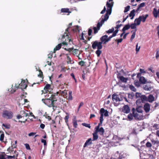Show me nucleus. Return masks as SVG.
Returning <instances> with one entry per match:
<instances>
[{
	"label": "nucleus",
	"instance_id": "nucleus-27",
	"mask_svg": "<svg viewBox=\"0 0 159 159\" xmlns=\"http://www.w3.org/2000/svg\"><path fill=\"white\" fill-rule=\"evenodd\" d=\"M72 30L73 32H79L80 30H79V26L78 25H75V26L73 29H72Z\"/></svg>",
	"mask_w": 159,
	"mask_h": 159
},
{
	"label": "nucleus",
	"instance_id": "nucleus-3",
	"mask_svg": "<svg viewBox=\"0 0 159 159\" xmlns=\"http://www.w3.org/2000/svg\"><path fill=\"white\" fill-rule=\"evenodd\" d=\"M13 112L10 110H4L2 113V116L5 119H11L13 118Z\"/></svg>",
	"mask_w": 159,
	"mask_h": 159
},
{
	"label": "nucleus",
	"instance_id": "nucleus-18",
	"mask_svg": "<svg viewBox=\"0 0 159 159\" xmlns=\"http://www.w3.org/2000/svg\"><path fill=\"white\" fill-rule=\"evenodd\" d=\"M112 9H108L106 11V13L104 15V17H106L107 19H108L109 17V15L111 13Z\"/></svg>",
	"mask_w": 159,
	"mask_h": 159
},
{
	"label": "nucleus",
	"instance_id": "nucleus-26",
	"mask_svg": "<svg viewBox=\"0 0 159 159\" xmlns=\"http://www.w3.org/2000/svg\"><path fill=\"white\" fill-rule=\"evenodd\" d=\"M61 11L63 13H69L68 14L71 13V12L69 10V9L68 8H62L61 10Z\"/></svg>",
	"mask_w": 159,
	"mask_h": 159
},
{
	"label": "nucleus",
	"instance_id": "nucleus-5",
	"mask_svg": "<svg viewBox=\"0 0 159 159\" xmlns=\"http://www.w3.org/2000/svg\"><path fill=\"white\" fill-rule=\"evenodd\" d=\"M49 96V95H46L45 97H47V98L45 99L43 98L42 99V101L45 104L49 107H54V103L49 97L48 98Z\"/></svg>",
	"mask_w": 159,
	"mask_h": 159
},
{
	"label": "nucleus",
	"instance_id": "nucleus-40",
	"mask_svg": "<svg viewBox=\"0 0 159 159\" xmlns=\"http://www.w3.org/2000/svg\"><path fill=\"white\" fill-rule=\"evenodd\" d=\"M114 30V28L113 27L111 28V29H110L109 30L106 31V32L108 34H110L113 33Z\"/></svg>",
	"mask_w": 159,
	"mask_h": 159
},
{
	"label": "nucleus",
	"instance_id": "nucleus-41",
	"mask_svg": "<svg viewBox=\"0 0 159 159\" xmlns=\"http://www.w3.org/2000/svg\"><path fill=\"white\" fill-rule=\"evenodd\" d=\"M39 74L38 75V76L43 79V72L40 69H39Z\"/></svg>",
	"mask_w": 159,
	"mask_h": 159
},
{
	"label": "nucleus",
	"instance_id": "nucleus-34",
	"mask_svg": "<svg viewBox=\"0 0 159 159\" xmlns=\"http://www.w3.org/2000/svg\"><path fill=\"white\" fill-rule=\"evenodd\" d=\"M101 49H97V50L95 52V53L97 54L98 57H99L102 52V51L100 50Z\"/></svg>",
	"mask_w": 159,
	"mask_h": 159
},
{
	"label": "nucleus",
	"instance_id": "nucleus-10",
	"mask_svg": "<svg viewBox=\"0 0 159 159\" xmlns=\"http://www.w3.org/2000/svg\"><path fill=\"white\" fill-rule=\"evenodd\" d=\"M50 87V84H47L44 88V89L45 91V92H44V93H47V92H51L52 89H51ZM42 91L43 93H44V91L43 90H42Z\"/></svg>",
	"mask_w": 159,
	"mask_h": 159
},
{
	"label": "nucleus",
	"instance_id": "nucleus-2",
	"mask_svg": "<svg viewBox=\"0 0 159 159\" xmlns=\"http://www.w3.org/2000/svg\"><path fill=\"white\" fill-rule=\"evenodd\" d=\"M61 41H62V45H67V43H69L70 44H73V42L72 40L69 38V36L68 34L66 33H65L63 35L61 39Z\"/></svg>",
	"mask_w": 159,
	"mask_h": 159
},
{
	"label": "nucleus",
	"instance_id": "nucleus-49",
	"mask_svg": "<svg viewBox=\"0 0 159 159\" xmlns=\"http://www.w3.org/2000/svg\"><path fill=\"white\" fill-rule=\"evenodd\" d=\"M129 88L131 89V90L134 92H135L136 91V89L133 85H130L129 86Z\"/></svg>",
	"mask_w": 159,
	"mask_h": 159
},
{
	"label": "nucleus",
	"instance_id": "nucleus-22",
	"mask_svg": "<svg viewBox=\"0 0 159 159\" xmlns=\"http://www.w3.org/2000/svg\"><path fill=\"white\" fill-rule=\"evenodd\" d=\"M139 81L141 84H144L146 83V80L144 77L141 76L140 77Z\"/></svg>",
	"mask_w": 159,
	"mask_h": 159
},
{
	"label": "nucleus",
	"instance_id": "nucleus-23",
	"mask_svg": "<svg viewBox=\"0 0 159 159\" xmlns=\"http://www.w3.org/2000/svg\"><path fill=\"white\" fill-rule=\"evenodd\" d=\"M97 131H95V132L93 133V140L94 141L95 140H97L98 138V135L97 133H98L97 132Z\"/></svg>",
	"mask_w": 159,
	"mask_h": 159
},
{
	"label": "nucleus",
	"instance_id": "nucleus-17",
	"mask_svg": "<svg viewBox=\"0 0 159 159\" xmlns=\"http://www.w3.org/2000/svg\"><path fill=\"white\" fill-rule=\"evenodd\" d=\"M152 13L154 16L155 18L157 17L158 16H158L159 18V9H158L157 11L156 8H154L153 9Z\"/></svg>",
	"mask_w": 159,
	"mask_h": 159
},
{
	"label": "nucleus",
	"instance_id": "nucleus-37",
	"mask_svg": "<svg viewBox=\"0 0 159 159\" xmlns=\"http://www.w3.org/2000/svg\"><path fill=\"white\" fill-rule=\"evenodd\" d=\"M72 92L71 91H70L69 92V95L68 99L69 100H72Z\"/></svg>",
	"mask_w": 159,
	"mask_h": 159
},
{
	"label": "nucleus",
	"instance_id": "nucleus-15",
	"mask_svg": "<svg viewBox=\"0 0 159 159\" xmlns=\"http://www.w3.org/2000/svg\"><path fill=\"white\" fill-rule=\"evenodd\" d=\"M112 99L113 101L116 102H120L121 101L120 98H119V95L115 94L112 95Z\"/></svg>",
	"mask_w": 159,
	"mask_h": 159
},
{
	"label": "nucleus",
	"instance_id": "nucleus-62",
	"mask_svg": "<svg viewBox=\"0 0 159 159\" xmlns=\"http://www.w3.org/2000/svg\"><path fill=\"white\" fill-rule=\"evenodd\" d=\"M122 40H123V39H122L121 38V39H116L115 40V41L117 42V43H121V42H122Z\"/></svg>",
	"mask_w": 159,
	"mask_h": 159
},
{
	"label": "nucleus",
	"instance_id": "nucleus-51",
	"mask_svg": "<svg viewBox=\"0 0 159 159\" xmlns=\"http://www.w3.org/2000/svg\"><path fill=\"white\" fill-rule=\"evenodd\" d=\"M108 19H107L106 17H104V18L102 19L100 22V23L102 25L104 23L105 21L107 20Z\"/></svg>",
	"mask_w": 159,
	"mask_h": 159
},
{
	"label": "nucleus",
	"instance_id": "nucleus-28",
	"mask_svg": "<svg viewBox=\"0 0 159 159\" xmlns=\"http://www.w3.org/2000/svg\"><path fill=\"white\" fill-rule=\"evenodd\" d=\"M141 17L139 16L138 18L135 20L134 22H136L135 23L137 25H139L140 24L141 20Z\"/></svg>",
	"mask_w": 159,
	"mask_h": 159
},
{
	"label": "nucleus",
	"instance_id": "nucleus-50",
	"mask_svg": "<svg viewBox=\"0 0 159 159\" xmlns=\"http://www.w3.org/2000/svg\"><path fill=\"white\" fill-rule=\"evenodd\" d=\"M73 124L74 127L75 128H77V123L76 120H74V121H73Z\"/></svg>",
	"mask_w": 159,
	"mask_h": 159
},
{
	"label": "nucleus",
	"instance_id": "nucleus-13",
	"mask_svg": "<svg viewBox=\"0 0 159 159\" xmlns=\"http://www.w3.org/2000/svg\"><path fill=\"white\" fill-rule=\"evenodd\" d=\"M19 86L20 88L21 89H26L27 87V85L25 83L24 80H22L21 83L19 84Z\"/></svg>",
	"mask_w": 159,
	"mask_h": 159
},
{
	"label": "nucleus",
	"instance_id": "nucleus-33",
	"mask_svg": "<svg viewBox=\"0 0 159 159\" xmlns=\"http://www.w3.org/2000/svg\"><path fill=\"white\" fill-rule=\"evenodd\" d=\"M151 142L153 144V145L156 144L157 146H159V141L155 140L153 139L151 140Z\"/></svg>",
	"mask_w": 159,
	"mask_h": 159
},
{
	"label": "nucleus",
	"instance_id": "nucleus-58",
	"mask_svg": "<svg viewBox=\"0 0 159 159\" xmlns=\"http://www.w3.org/2000/svg\"><path fill=\"white\" fill-rule=\"evenodd\" d=\"M92 32V30L91 29L89 28L88 30V34L89 36H90L91 35Z\"/></svg>",
	"mask_w": 159,
	"mask_h": 159
},
{
	"label": "nucleus",
	"instance_id": "nucleus-61",
	"mask_svg": "<svg viewBox=\"0 0 159 159\" xmlns=\"http://www.w3.org/2000/svg\"><path fill=\"white\" fill-rule=\"evenodd\" d=\"M141 99L142 101L143 100H146L147 98V97L145 96H142V97H141Z\"/></svg>",
	"mask_w": 159,
	"mask_h": 159
},
{
	"label": "nucleus",
	"instance_id": "nucleus-48",
	"mask_svg": "<svg viewBox=\"0 0 159 159\" xmlns=\"http://www.w3.org/2000/svg\"><path fill=\"white\" fill-rule=\"evenodd\" d=\"M153 127L155 129H157L159 128V124H155L153 126Z\"/></svg>",
	"mask_w": 159,
	"mask_h": 159
},
{
	"label": "nucleus",
	"instance_id": "nucleus-19",
	"mask_svg": "<svg viewBox=\"0 0 159 159\" xmlns=\"http://www.w3.org/2000/svg\"><path fill=\"white\" fill-rule=\"evenodd\" d=\"M23 112L24 114V115L23 116H32L33 117V118L34 119H36L35 116L33 114V113L31 112H30L29 114L26 113L25 111H23Z\"/></svg>",
	"mask_w": 159,
	"mask_h": 159
},
{
	"label": "nucleus",
	"instance_id": "nucleus-57",
	"mask_svg": "<svg viewBox=\"0 0 159 159\" xmlns=\"http://www.w3.org/2000/svg\"><path fill=\"white\" fill-rule=\"evenodd\" d=\"M141 94L138 93H136L135 94V96L136 98L140 97L141 96Z\"/></svg>",
	"mask_w": 159,
	"mask_h": 159
},
{
	"label": "nucleus",
	"instance_id": "nucleus-46",
	"mask_svg": "<svg viewBox=\"0 0 159 159\" xmlns=\"http://www.w3.org/2000/svg\"><path fill=\"white\" fill-rule=\"evenodd\" d=\"M130 8V7L129 6H127L126 7H125V8L124 12L125 13L128 11L129 10Z\"/></svg>",
	"mask_w": 159,
	"mask_h": 159
},
{
	"label": "nucleus",
	"instance_id": "nucleus-16",
	"mask_svg": "<svg viewBox=\"0 0 159 159\" xmlns=\"http://www.w3.org/2000/svg\"><path fill=\"white\" fill-rule=\"evenodd\" d=\"M144 109L146 113H148L150 110V105L148 103H146L144 105Z\"/></svg>",
	"mask_w": 159,
	"mask_h": 159
},
{
	"label": "nucleus",
	"instance_id": "nucleus-21",
	"mask_svg": "<svg viewBox=\"0 0 159 159\" xmlns=\"http://www.w3.org/2000/svg\"><path fill=\"white\" fill-rule=\"evenodd\" d=\"M135 11L134 9L129 14V16L131 17L130 19L132 20L133 19L135 15Z\"/></svg>",
	"mask_w": 159,
	"mask_h": 159
},
{
	"label": "nucleus",
	"instance_id": "nucleus-25",
	"mask_svg": "<svg viewBox=\"0 0 159 159\" xmlns=\"http://www.w3.org/2000/svg\"><path fill=\"white\" fill-rule=\"evenodd\" d=\"M113 4L114 2H111V3H109L108 2H107L106 3L107 7L109 9H112Z\"/></svg>",
	"mask_w": 159,
	"mask_h": 159
},
{
	"label": "nucleus",
	"instance_id": "nucleus-11",
	"mask_svg": "<svg viewBox=\"0 0 159 159\" xmlns=\"http://www.w3.org/2000/svg\"><path fill=\"white\" fill-rule=\"evenodd\" d=\"M58 93L57 92L56 93H54V94H51L50 93H49L48 95H49L50 94V95L49 98L54 102L57 101V97H56V96H58Z\"/></svg>",
	"mask_w": 159,
	"mask_h": 159
},
{
	"label": "nucleus",
	"instance_id": "nucleus-14",
	"mask_svg": "<svg viewBox=\"0 0 159 159\" xmlns=\"http://www.w3.org/2000/svg\"><path fill=\"white\" fill-rule=\"evenodd\" d=\"M107 35H105L102 36L100 39L101 42L103 44H106L107 42H108L107 40Z\"/></svg>",
	"mask_w": 159,
	"mask_h": 159
},
{
	"label": "nucleus",
	"instance_id": "nucleus-20",
	"mask_svg": "<svg viewBox=\"0 0 159 159\" xmlns=\"http://www.w3.org/2000/svg\"><path fill=\"white\" fill-rule=\"evenodd\" d=\"M91 140L92 139L91 138L87 140L84 145V147H85L87 145H89L92 144V142H91Z\"/></svg>",
	"mask_w": 159,
	"mask_h": 159
},
{
	"label": "nucleus",
	"instance_id": "nucleus-4",
	"mask_svg": "<svg viewBox=\"0 0 159 159\" xmlns=\"http://www.w3.org/2000/svg\"><path fill=\"white\" fill-rule=\"evenodd\" d=\"M141 124H138V127H135L132 129L131 134H133L137 135L139 132L142 130L143 129H144V123L143 122H140Z\"/></svg>",
	"mask_w": 159,
	"mask_h": 159
},
{
	"label": "nucleus",
	"instance_id": "nucleus-7",
	"mask_svg": "<svg viewBox=\"0 0 159 159\" xmlns=\"http://www.w3.org/2000/svg\"><path fill=\"white\" fill-rule=\"evenodd\" d=\"M108 111L107 110H105L104 108H101L99 111V114L100 115L99 119H103V116H108Z\"/></svg>",
	"mask_w": 159,
	"mask_h": 159
},
{
	"label": "nucleus",
	"instance_id": "nucleus-56",
	"mask_svg": "<svg viewBox=\"0 0 159 159\" xmlns=\"http://www.w3.org/2000/svg\"><path fill=\"white\" fill-rule=\"evenodd\" d=\"M146 146L147 147L150 148L152 146L151 144L149 142H148L146 144Z\"/></svg>",
	"mask_w": 159,
	"mask_h": 159
},
{
	"label": "nucleus",
	"instance_id": "nucleus-12",
	"mask_svg": "<svg viewBox=\"0 0 159 159\" xmlns=\"http://www.w3.org/2000/svg\"><path fill=\"white\" fill-rule=\"evenodd\" d=\"M122 111L125 113H129L130 111V109L129 106L127 105H124L122 108Z\"/></svg>",
	"mask_w": 159,
	"mask_h": 159
},
{
	"label": "nucleus",
	"instance_id": "nucleus-35",
	"mask_svg": "<svg viewBox=\"0 0 159 159\" xmlns=\"http://www.w3.org/2000/svg\"><path fill=\"white\" fill-rule=\"evenodd\" d=\"M0 133H2L0 135V140L2 142L4 138V132L2 131H0Z\"/></svg>",
	"mask_w": 159,
	"mask_h": 159
},
{
	"label": "nucleus",
	"instance_id": "nucleus-42",
	"mask_svg": "<svg viewBox=\"0 0 159 159\" xmlns=\"http://www.w3.org/2000/svg\"><path fill=\"white\" fill-rule=\"evenodd\" d=\"M141 84L140 82L138 80H135L134 81V84L135 86L137 87H139L140 86V84Z\"/></svg>",
	"mask_w": 159,
	"mask_h": 159
},
{
	"label": "nucleus",
	"instance_id": "nucleus-1",
	"mask_svg": "<svg viewBox=\"0 0 159 159\" xmlns=\"http://www.w3.org/2000/svg\"><path fill=\"white\" fill-rule=\"evenodd\" d=\"M132 113H130L128 116V119H133V118H136L138 117V114L137 112L142 113L143 112L142 107L141 106L137 107L136 109L133 108L131 110Z\"/></svg>",
	"mask_w": 159,
	"mask_h": 159
},
{
	"label": "nucleus",
	"instance_id": "nucleus-54",
	"mask_svg": "<svg viewBox=\"0 0 159 159\" xmlns=\"http://www.w3.org/2000/svg\"><path fill=\"white\" fill-rule=\"evenodd\" d=\"M140 48V46H138V43H137L136 45V51L137 52H138Z\"/></svg>",
	"mask_w": 159,
	"mask_h": 159
},
{
	"label": "nucleus",
	"instance_id": "nucleus-36",
	"mask_svg": "<svg viewBox=\"0 0 159 159\" xmlns=\"http://www.w3.org/2000/svg\"><path fill=\"white\" fill-rule=\"evenodd\" d=\"M143 89L146 91H150L152 89V88L151 87H149L147 85H144L143 86Z\"/></svg>",
	"mask_w": 159,
	"mask_h": 159
},
{
	"label": "nucleus",
	"instance_id": "nucleus-52",
	"mask_svg": "<svg viewBox=\"0 0 159 159\" xmlns=\"http://www.w3.org/2000/svg\"><path fill=\"white\" fill-rule=\"evenodd\" d=\"M41 142L43 143L44 146H46L47 145L46 141L45 140L42 139H41Z\"/></svg>",
	"mask_w": 159,
	"mask_h": 159
},
{
	"label": "nucleus",
	"instance_id": "nucleus-32",
	"mask_svg": "<svg viewBox=\"0 0 159 159\" xmlns=\"http://www.w3.org/2000/svg\"><path fill=\"white\" fill-rule=\"evenodd\" d=\"M136 29L132 33V34L131 36L130 39L131 42H132V41L133 39H134V38L135 37V32H136Z\"/></svg>",
	"mask_w": 159,
	"mask_h": 159
},
{
	"label": "nucleus",
	"instance_id": "nucleus-31",
	"mask_svg": "<svg viewBox=\"0 0 159 159\" xmlns=\"http://www.w3.org/2000/svg\"><path fill=\"white\" fill-rule=\"evenodd\" d=\"M130 28V25L129 24L125 25L122 29L123 32H125L126 30H128Z\"/></svg>",
	"mask_w": 159,
	"mask_h": 159
},
{
	"label": "nucleus",
	"instance_id": "nucleus-29",
	"mask_svg": "<svg viewBox=\"0 0 159 159\" xmlns=\"http://www.w3.org/2000/svg\"><path fill=\"white\" fill-rule=\"evenodd\" d=\"M148 14L146 15L145 16L143 15L141 16H139L141 17V21H142L143 22H144L147 19V18L148 17Z\"/></svg>",
	"mask_w": 159,
	"mask_h": 159
},
{
	"label": "nucleus",
	"instance_id": "nucleus-59",
	"mask_svg": "<svg viewBox=\"0 0 159 159\" xmlns=\"http://www.w3.org/2000/svg\"><path fill=\"white\" fill-rule=\"evenodd\" d=\"M25 145L26 148L28 150H30V147L28 143H26L25 144Z\"/></svg>",
	"mask_w": 159,
	"mask_h": 159
},
{
	"label": "nucleus",
	"instance_id": "nucleus-39",
	"mask_svg": "<svg viewBox=\"0 0 159 159\" xmlns=\"http://www.w3.org/2000/svg\"><path fill=\"white\" fill-rule=\"evenodd\" d=\"M134 94L132 93H131L128 94V97L129 98L132 99L134 96Z\"/></svg>",
	"mask_w": 159,
	"mask_h": 159
},
{
	"label": "nucleus",
	"instance_id": "nucleus-53",
	"mask_svg": "<svg viewBox=\"0 0 159 159\" xmlns=\"http://www.w3.org/2000/svg\"><path fill=\"white\" fill-rule=\"evenodd\" d=\"M85 63V62H84L83 61H81L79 62V64L82 66H84Z\"/></svg>",
	"mask_w": 159,
	"mask_h": 159
},
{
	"label": "nucleus",
	"instance_id": "nucleus-63",
	"mask_svg": "<svg viewBox=\"0 0 159 159\" xmlns=\"http://www.w3.org/2000/svg\"><path fill=\"white\" fill-rule=\"evenodd\" d=\"M144 5H145V3L144 2H143V3H141L138 6L139 7L141 8V7H144Z\"/></svg>",
	"mask_w": 159,
	"mask_h": 159
},
{
	"label": "nucleus",
	"instance_id": "nucleus-45",
	"mask_svg": "<svg viewBox=\"0 0 159 159\" xmlns=\"http://www.w3.org/2000/svg\"><path fill=\"white\" fill-rule=\"evenodd\" d=\"M72 52L74 55H76L78 54V50L77 49H73Z\"/></svg>",
	"mask_w": 159,
	"mask_h": 159
},
{
	"label": "nucleus",
	"instance_id": "nucleus-30",
	"mask_svg": "<svg viewBox=\"0 0 159 159\" xmlns=\"http://www.w3.org/2000/svg\"><path fill=\"white\" fill-rule=\"evenodd\" d=\"M154 98L152 95H149L148 96V101L149 102H152L154 100Z\"/></svg>",
	"mask_w": 159,
	"mask_h": 159
},
{
	"label": "nucleus",
	"instance_id": "nucleus-44",
	"mask_svg": "<svg viewBox=\"0 0 159 159\" xmlns=\"http://www.w3.org/2000/svg\"><path fill=\"white\" fill-rule=\"evenodd\" d=\"M136 25H137L135 23L132 24L130 25V27L131 29H136Z\"/></svg>",
	"mask_w": 159,
	"mask_h": 159
},
{
	"label": "nucleus",
	"instance_id": "nucleus-9",
	"mask_svg": "<svg viewBox=\"0 0 159 159\" xmlns=\"http://www.w3.org/2000/svg\"><path fill=\"white\" fill-rule=\"evenodd\" d=\"M95 131H97V133L99 132V134L101 135H103L104 130V129L103 128L101 127L100 128H99V126H97L95 127Z\"/></svg>",
	"mask_w": 159,
	"mask_h": 159
},
{
	"label": "nucleus",
	"instance_id": "nucleus-38",
	"mask_svg": "<svg viewBox=\"0 0 159 159\" xmlns=\"http://www.w3.org/2000/svg\"><path fill=\"white\" fill-rule=\"evenodd\" d=\"M2 125L7 129H10L11 127L10 125L9 124H3Z\"/></svg>",
	"mask_w": 159,
	"mask_h": 159
},
{
	"label": "nucleus",
	"instance_id": "nucleus-64",
	"mask_svg": "<svg viewBox=\"0 0 159 159\" xmlns=\"http://www.w3.org/2000/svg\"><path fill=\"white\" fill-rule=\"evenodd\" d=\"M139 71L140 73H146V71H144V70L143 69H139Z\"/></svg>",
	"mask_w": 159,
	"mask_h": 159
},
{
	"label": "nucleus",
	"instance_id": "nucleus-60",
	"mask_svg": "<svg viewBox=\"0 0 159 159\" xmlns=\"http://www.w3.org/2000/svg\"><path fill=\"white\" fill-rule=\"evenodd\" d=\"M159 57V49L157 51L156 55V57L157 59Z\"/></svg>",
	"mask_w": 159,
	"mask_h": 159
},
{
	"label": "nucleus",
	"instance_id": "nucleus-55",
	"mask_svg": "<svg viewBox=\"0 0 159 159\" xmlns=\"http://www.w3.org/2000/svg\"><path fill=\"white\" fill-rule=\"evenodd\" d=\"M82 125L83 126H85L86 127H87L88 128H90V125L89 124H86L85 123H82Z\"/></svg>",
	"mask_w": 159,
	"mask_h": 159
},
{
	"label": "nucleus",
	"instance_id": "nucleus-6",
	"mask_svg": "<svg viewBox=\"0 0 159 159\" xmlns=\"http://www.w3.org/2000/svg\"><path fill=\"white\" fill-rule=\"evenodd\" d=\"M92 48L94 49L97 48V49H102V43L101 42L96 40L92 43Z\"/></svg>",
	"mask_w": 159,
	"mask_h": 159
},
{
	"label": "nucleus",
	"instance_id": "nucleus-47",
	"mask_svg": "<svg viewBox=\"0 0 159 159\" xmlns=\"http://www.w3.org/2000/svg\"><path fill=\"white\" fill-rule=\"evenodd\" d=\"M66 55L67 56V60H68V61H67L68 63L69 62L70 63H71V58H70V56L68 55V54H66Z\"/></svg>",
	"mask_w": 159,
	"mask_h": 159
},
{
	"label": "nucleus",
	"instance_id": "nucleus-24",
	"mask_svg": "<svg viewBox=\"0 0 159 159\" xmlns=\"http://www.w3.org/2000/svg\"><path fill=\"white\" fill-rule=\"evenodd\" d=\"M62 44V43L58 44L54 49V53H55L56 51L59 50L61 48V45Z\"/></svg>",
	"mask_w": 159,
	"mask_h": 159
},
{
	"label": "nucleus",
	"instance_id": "nucleus-43",
	"mask_svg": "<svg viewBox=\"0 0 159 159\" xmlns=\"http://www.w3.org/2000/svg\"><path fill=\"white\" fill-rule=\"evenodd\" d=\"M93 29V30L94 33L95 34L97 33L98 31L100 30L99 29H98L96 27H94Z\"/></svg>",
	"mask_w": 159,
	"mask_h": 159
},
{
	"label": "nucleus",
	"instance_id": "nucleus-8",
	"mask_svg": "<svg viewBox=\"0 0 159 159\" xmlns=\"http://www.w3.org/2000/svg\"><path fill=\"white\" fill-rule=\"evenodd\" d=\"M120 74L118 73L117 74V78L119 79V80L121 82L124 83H126L128 80L127 78H125L123 76H120Z\"/></svg>",
	"mask_w": 159,
	"mask_h": 159
}]
</instances>
